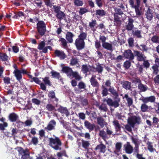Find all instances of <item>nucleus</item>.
Masks as SVG:
<instances>
[{
	"mask_svg": "<svg viewBox=\"0 0 159 159\" xmlns=\"http://www.w3.org/2000/svg\"><path fill=\"white\" fill-rule=\"evenodd\" d=\"M153 122L152 123L154 125H157V128L159 127V125L158 122H159V119L156 117H154L152 119Z\"/></svg>",
	"mask_w": 159,
	"mask_h": 159,
	"instance_id": "49",
	"label": "nucleus"
},
{
	"mask_svg": "<svg viewBox=\"0 0 159 159\" xmlns=\"http://www.w3.org/2000/svg\"><path fill=\"white\" fill-rule=\"evenodd\" d=\"M125 152L128 154H131L133 152V148L129 142H127L126 144L124 145Z\"/></svg>",
	"mask_w": 159,
	"mask_h": 159,
	"instance_id": "19",
	"label": "nucleus"
},
{
	"mask_svg": "<svg viewBox=\"0 0 159 159\" xmlns=\"http://www.w3.org/2000/svg\"><path fill=\"white\" fill-rule=\"evenodd\" d=\"M154 11L151 9L150 6L148 7L147 10L145 11V15L146 18L149 21L151 20L153 17Z\"/></svg>",
	"mask_w": 159,
	"mask_h": 159,
	"instance_id": "12",
	"label": "nucleus"
},
{
	"mask_svg": "<svg viewBox=\"0 0 159 159\" xmlns=\"http://www.w3.org/2000/svg\"><path fill=\"white\" fill-rule=\"evenodd\" d=\"M121 84L122 87L126 90H129L131 88V83L129 81H124Z\"/></svg>",
	"mask_w": 159,
	"mask_h": 159,
	"instance_id": "28",
	"label": "nucleus"
},
{
	"mask_svg": "<svg viewBox=\"0 0 159 159\" xmlns=\"http://www.w3.org/2000/svg\"><path fill=\"white\" fill-rule=\"evenodd\" d=\"M8 119L11 122H16L18 124L17 126L18 128L20 127V125H22L24 124L23 122L20 120L19 118V116L16 113L13 112L9 114Z\"/></svg>",
	"mask_w": 159,
	"mask_h": 159,
	"instance_id": "3",
	"label": "nucleus"
},
{
	"mask_svg": "<svg viewBox=\"0 0 159 159\" xmlns=\"http://www.w3.org/2000/svg\"><path fill=\"white\" fill-rule=\"evenodd\" d=\"M114 24L115 26L117 27L120 26L121 23V21L120 17L116 14H114Z\"/></svg>",
	"mask_w": 159,
	"mask_h": 159,
	"instance_id": "21",
	"label": "nucleus"
},
{
	"mask_svg": "<svg viewBox=\"0 0 159 159\" xmlns=\"http://www.w3.org/2000/svg\"><path fill=\"white\" fill-rule=\"evenodd\" d=\"M55 92L53 91L49 92L48 94V97L51 99H53L55 98Z\"/></svg>",
	"mask_w": 159,
	"mask_h": 159,
	"instance_id": "62",
	"label": "nucleus"
},
{
	"mask_svg": "<svg viewBox=\"0 0 159 159\" xmlns=\"http://www.w3.org/2000/svg\"><path fill=\"white\" fill-rule=\"evenodd\" d=\"M141 122V118L139 116H134L129 118L128 120V124L131 125L134 128L135 124H139Z\"/></svg>",
	"mask_w": 159,
	"mask_h": 159,
	"instance_id": "8",
	"label": "nucleus"
},
{
	"mask_svg": "<svg viewBox=\"0 0 159 159\" xmlns=\"http://www.w3.org/2000/svg\"><path fill=\"white\" fill-rule=\"evenodd\" d=\"M132 33L133 36H136L138 38H141L142 37L141 34V31L138 30H136L135 31L132 30Z\"/></svg>",
	"mask_w": 159,
	"mask_h": 159,
	"instance_id": "39",
	"label": "nucleus"
},
{
	"mask_svg": "<svg viewBox=\"0 0 159 159\" xmlns=\"http://www.w3.org/2000/svg\"><path fill=\"white\" fill-rule=\"evenodd\" d=\"M58 111L62 114H65L67 116L69 115V113L66 107L60 106L58 109Z\"/></svg>",
	"mask_w": 159,
	"mask_h": 159,
	"instance_id": "26",
	"label": "nucleus"
},
{
	"mask_svg": "<svg viewBox=\"0 0 159 159\" xmlns=\"http://www.w3.org/2000/svg\"><path fill=\"white\" fill-rule=\"evenodd\" d=\"M13 73L18 81H20L22 80V75L20 72V70H14Z\"/></svg>",
	"mask_w": 159,
	"mask_h": 159,
	"instance_id": "27",
	"label": "nucleus"
},
{
	"mask_svg": "<svg viewBox=\"0 0 159 159\" xmlns=\"http://www.w3.org/2000/svg\"><path fill=\"white\" fill-rule=\"evenodd\" d=\"M38 32L41 36L44 35L46 31V24L43 21H39L37 24Z\"/></svg>",
	"mask_w": 159,
	"mask_h": 159,
	"instance_id": "7",
	"label": "nucleus"
},
{
	"mask_svg": "<svg viewBox=\"0 0 159 159\" xmlns=\"http://www.w3.org/2000/svg\"><path fill=\"white\" fill-rule=\"evenodd\" d=\"M134 22V20L129 17L128 21L126 23V25L125 26V29L128 31L132 30L134 28V25L133 24Z\"/></svg>",
	"mask_w": 159,
	"mask_h": 159,
	"instance_id": "11",
	"label": "nucleus"
},
{
	"mask_svg": "<svg viewBox=\"0 0 159 159\" xmlns=\"http://www.w3.org/2000/svg\"><path fill=\"white\" fill-rule=\"evenodd\" d=\"M135 4H134V0H129V2L131 7L134 8L136 17H139L142 15L141 8L140 7L141 0H135Z\"/></svg>",
	"mask_w": 159,
	"mask_h": 159,
	"instance_id": "2",
	"label": "nucleus"
},
{
	"mask_svg": "<svg viewBox=\"0 0 159 159\" xmlns=\"http://www.w3.org/2000/svg\"><path fill=\"white\" fill-rule=\"evenodd\" d=\"M146 144L147 146L148 149V150L151 152H154L155 150V149L154 148L152 145V143L150 142H148Z\"/></svg>",
	"mask_w": 159,
	"mask_h": 159,
	"instance_id": "35",
	"label": "nucleus"
},
{
	"mask_svg": "<svg viewBox=\"0 0 159 159\" xmlns=\"http://www.w3.org/2000/svg\"><path fill=\"white\" fill-rule=\"evenodd\" d=\"M95 75H93L90 79L91 85L93 87L98 88L99 84L96 79Z\"/></svg>",
	"mask_w": 159,
	"mask_h": 159,
	"instance_id": "15",
	"label": "nucleus"
},
{
	"mask_svg": "<svg viewBox=\"0 0 159 159\" xmlns=\"http://www.w3.org/2000/svg\"><path fill=\"white\" fill-rule=\"evenodd\" d=\"M130 61H126L124 62V66L125 69H128L129 68L131 65V62Z\"/></svg>",
	"mask_w": 159,
	"mask_h": 159,
	"instance_id": "47",
	"label": "nucleus"
},
{
	"mask_svg": "<svg viewBox=\"0 0 159 159\" xmlns=\"http://www.w3.org/2000/svg\"><path fill=\"white\" fill-rule=\"evenodd\" d=\"M56 122L54 120H52L50 121L45 129H47L49 131L51 130L54 129V127L56 125Z\"/></svg>",
	"mask_w": 159,
	"mask_h": 159,
	"instance_id": "20",
	"label": "nucleus"
},
{
	"mask_svg": "<svg viewBox=\"0 0 159 159\" xmlns=\"http://www.w3.org/2000/svg\"><path fill=\"white\" fill-rule=\"evenodd\" d=\"M96 15H98L100 16H103L106 14V11L102 9L97 10L95 13Z\"/></svg>",
	"mask_w": 159,
	"mask_h": 159,
	"instance_id": "34",
	"label": "nucleus"
},
{
	"mask_svg": "<svg viewBox=\"0 0 159 159\" xmlns=\"http://www.w3.org/2000/svg\"><path fill=\"white\" fill-rule=\"evenodd\" d=\"M138 88L141 92H145L148 89V87L146 85L143 84L142 83L138 84Z\"/></svg>",
	"mask_w": 159,
	"mask_h": 159,
	"instance_id": "29",
	"label": "nucleus"
},
{
	"mask_svg": "<svg viewBox=\"0 0 159 159\" xmlns=\"http://www.w3.org/2000/svg\"><path fill=\"white\" fill-rule=\"evenodd\" d=\"M134 56L137 57V60L139 61H142L146 60V57L141 52L138 51H134Z\"/></svg>",
	"mask_w": 159,
	"mask_h": 159,
	"instance_id": "10",
	"label": "nucleus"
},
{
	"mask_svg": "<svg viewBox=\"0 0 159 159\" xmlns=\"http://www.w3.org/2000/svg\"><path fill=\"white\" fill-rule=\"evenodd\" d=\"M84 125L86 128L89 129V132L93 130L95 127V125L94 124H91L87 120L84 121Z\"/></svg>",
	"mask_w": 159,
	"mask_h": 159,
	"instance_id": "17",
	"label": "nucleus"
},
{
	"mask_svg": "<svg viewBox=\"0 0 159 159\" xmlns=\"http://www.w3.org/2000/svg\"><path fill=\"white\" fill-rule=\"evenodd\" d=\"M52 8L54 12L56 13V17L60 20L66 18V14L60 10L61 8L59 6H53Z\"/></svg>",
	"mask_w": 159,
	"mask_h": 159,
	"instance_id": "5",
	"label": "nucleus"
},
{
	"mask_svg": "<svg viewBox=\"0 0 159 159\" xmlns=\"http://www.w3.org/2000/svg\"><path fill=\"white\" fill-rule=\"evenodd\" d=\"M74 2L75 5L77 6H82L83 4V1L80 0H75Z\"/></svg>",
	"mask_w": 159,
	"mask_h": 159,
	"instance_id": "58",
	"label": "nucleus"
},
{
	"mask_svg": "<svg viewBox=\"0 0 159 159\" xmlns=\"http://www.w3.org/2000/svg\"><path fill=\"white\" fill-rule=\"evenodd\" d=\"M123 56L125 59H128L129 61H132L134 58V55L129 49L124 51Z\"/></svg>",
	"mask_w": 159,
	"mask_h": 159,
	"instance_id": "9",
	"label": "nucleus"
},
{
	"mask_svg": "<svg viewBox=\"0 0 159 159\" xmlns=\"http://www.w3.org/2000/svg\"><path fill=\"white\" fill-rule=\"evenodd\" d=\"M143 61V66H144L146 69L149 68L150 67V64L148 62V60H144Z\"/></svg>",
	"mask_w": 159,
	"mask_h": 159,
	"instance_id": "54",
	"label": "nucleus"
},
{
	"mask_svg": "<svg viewBox=\"0 0 159 159\" xmlns=\"http://www.w3.org/2000/svg\"><path fill=\"white\" fill-rule=\"evenodd\" d=\"M102 94L103 97L106 96L108 94V91L113 97L114 101L111 98H108L106 100L107 104L110 107H113L115 108L119 107L120 98L119 97V90H116L114 87H110L107 89L106 87L102 85Z\"/></svg>",
	"mask_w": 159,
	"mask_h": 159,
	"instance_id": "1",
	"label": "nucleus"
},
{
	"mask_svg": "<svg viewBox=\"0 0 159 159\" xmlns=\"http://www.w3.org/2000/svg\"><path fill=\"white\" fill-rule=\"evenodd\" d=\"M97 120L98 124L101 128H103L106 123L104 119L102 117H97Z\"/></svg>",
	"mask_w": 159,
	"mask_h": 159,
	"instance_id": "25",
	"label": "nucleus"
},
{
	"mask_svg": "<svg viewBox=\"0 0 159 159\" xmlns=\"http://www.w3.org/2000/svg\"><path fill=\"white\" fill-rule=\"evenodd\" d=\"M39 79H42L43 81L44 82V84L45 86L47 85L48 86H50L52 85V84L49 80V77H45L44 78H39Z\"/></svg>",
	"mask_w": 159,
	"mask_h": 159,
	"instance_id": "30",
	"label": "nucleus"
},
{
	"mask_svg": "<svg viewBox=\"0 0 159 159\" xmlns=\"http://www.w3.org/2000/svg\"><path fill=\"white\" fill-rule=\"evenodd\" d=\"M45 43L44 41H41L39 44L38 48L39 50H42L45 47Z\"/></svg>",
	"mask_w": 159,
	"mask_h": 159,
	"instance_id": "56",
	"label": "nucleus"
},
{
	"mask_svg": "<svg viewBox=\"0 0 159 159\" xmlns=\"http://www.w3.org/2000/svg\"><path fill=\"white\" fill-rule=\"evenodd\" d=\"M113 125L116 131H120L121 129V126L120 124L119 121L117 120H115L113 122Z\"/></svg>",
	"mask_w": 159,
	"mask_h": 159,
	"instance_id": "32",
	"label": "nucleus"
},
{
	"mask_svg": "<svg viewBox=\"0 0 159 159\" xmlns=\"http://www.w3.org/2000/svg\"><path fill=\"white\" fill-rule=\"evenodd\" d=\"M96 70L98 73H101L103 70V67L101 64H98L97 66Z\"/></svg>",
	"mask_w": 159,
	"mask_h": 159,
	"instance_id": "48",
	"label": "nucleus"
},
{
	"mask_svg": "<svg viewBox=\"0 0 159 159\" xmlns=\"http://www.w3.org/2000/svg\"><path fill=\"white\" fill-rule=\"evenodd\" d=\"M33 81H34L37 84L40 85V89L43 90L45 91L46 90V86H45L43 83L41 82L38 78L33 77V81H31V82H32Z\"/></svg>",
	"mask_w": 159,
	"mask_h": 159,
	"instance_id": "13",
	"label": "nucleus"
},
{
	"mask_svg": "<svg viewBox=\"0 0 159 159\" xmlns=\"http://www.w3.org/2000/svg\"><path fill=\"white\" fill-rule=\"evenodd\" d=\"M72 76L75 78V79L78 81L80 80L82 77L77 71H73L71 74V76Z\"/></svg>",
	"mask_w": 159,
	"mask_h": 159,
	"instance_id": "33",
	"label": "nucleus"
},
{
	"mask_svg": "<svg viewBox=\"0 0 159 159\" xmlns=\"http://www.w3.org/2000/svg\"><path fill=\"white\" fill-rule=\"evenodd\" d=\"M84 40H75V44L79 50H80L84 48L85 43Z\"/></svg>",
	"mask_w": 159,
	"mask_h": 159,
	"instance_id": "18",
	"label": "nucleus"
},
{
	"mask_svg": "<svg viewBox=\"0 0 159 159\" xmlns=\"http://www.w3.org/2000/svg\"><path fill=\"white\" fill-rule=\"evenodd\" d=\"M18 155L20 159H26L30 157V153L28 149H24L21 147L18 148Z\"/></svg>",
	"mask_w": 159,
	"mask_h": 159,
	"instance_id": "6",
	"label": "nucleus"
},
{
	"mask_svg": "<svg viewBox=\"0 0 159 159\" xmlns=\"http://www.w3.org/2000/svg\"><path fill=\"white\" fill-rule=\"evenodd\" d=\"M81 141L82 147L86 149H87L90 145L89 142L83 139H82Z\"/></svg>",
	"mask_w": 159,
	"mask_h": 159,
	"instance_id": "40",
	"label": "nucleus"
},
{
	"mask_svg": "<svg viewBox=\"0 0 159 159\" xmlns=\"http://www.w3.org/2000/svg\"><path fill=\"white\" fill-rule=\"evenodd\" d=\"M124 98L126 99L127 101L128 106L129 107H130L133 104V99L129 97L127 94H126L125 95Z\"/></svg>",
	"mask_w": 159,
	"mask_h": 159,
	"instance_id": "31",
	"label": "nucleus"
},
{
	"mask_svg": "<svg viewBox=\"0 0 159 159\" xmlns=\"http://www.w3.org/2000/svg\"><path fill=\"white\" fill-rule=\"evenodd\" d=\"M105 41L106 40H101L103 48L107 50L112 51V44L105 42Z\"/></svg>",
	"mask_w": 159,
	"mask_h": 159,
	"instance_id": "22",
	"label": "nucleus"
},
{
	"mask_svg": "<svg viewBox=\"0 0 159 159\" xmlns=\"http://www.w3.org/2000/svg\"><path fill=\"white\" fill-rule=\"evenodd\" d=\"M115 13L114 14L117 15H122L123 14L122 11L118 7H116L114 8Z\"/></svg>",
	"mask_w": 159,
	"mask_h": 159,
	"instance_id": "41",
	"label": "nucleus"
},
{
	"mask_svg": "<svg viewBox=\"0 0 159 159\" xmlns=\"http://www.w3.org/2000/svg\"><path fill=\"white\" fill-rule=\"evenodd\" d=\"M87 34L84 32L82 33L79 36V40H84L86 37Z\"/></svg>",
	"mask_w": 159,
	"mask_h": 159,
	"instance_id": "61",
	"label": "nucleus"
},
{
	"mask_svg": "<svg viewBox=\"0 0 159 159\" xmlns=\"http://www.w3.org/2000/svg\"><path fill=\"white\" fill-rule=\"evenodd\" d=\"M8 124L6 122H4L3 124H0V130H5V128L8 126Z\"/></svg>",
	"mask_w": 159,
	"mask_h": 159,
	"instance_id": "55",
	"label": "nucleus"
},
{
	"mask_svg": "<svg viewBox=\"0 0 159 159\" xmlns=\"http://www.w3.org/2000/svg\"><path fill=\"white\" fill-rule=\"evenodd\" d=\"M81 71L84 74H87L89 71L88 66L86 65H83L81 67Z\"/></svg>",
	"mask_w": 159,
	"mask_h": 159,
	"instance_id": "38",
	"label": "nucleus"
},
{
	"mask_svg": "<svg viewBox=\"0 0 159 159\" xmlns=\"http://www.w3.org/2000/svg\"><path fill=\"white\" fill-rule=\"evenodd\" d=\"M132 128L131 125L128 124L125 125V128L129 132H131L132 131Z\"/></svg>",
	"mask_w": 159,
	"mask_h": 159,
	"instance_id": "63",
	"label": "nucleus"
},
{
	"mask_svg": "<svg viewBox=\"0 0 159 159\" xmlns=\"http://www.w3.org/2000/svg\"><path fill=\"white\" fill-rule=\"evenodd\" d=\"M116 150L115 151V152H119L122 147V144L120 142H117L116 144Z\"/></svg>",
	"mask_w": 159,
	"mask_h": 159,
	"instance_id": "46",
	"label": "nucleus"
},
{
	"mask_svg": "<svg viewBox=\"0 0 159 159\" xmlns=\"http://www.w3.org/2000/svg\"><path fill=\"white\" fill-rule=\"evenodd\" d=\"M136 66L138 69V71L140 73H143V66L142 65H140L139 63L136 65Z\"/></svg>",
	"mask_w": 159,
	"mask_h": 159,
	"instance_id": "60",
	"label": "nucleus"
},
{
	"mask_svg": "<svg viewBox=\"0 0 159 159\" xmlns=\"http://www.w3.org/2000/svg\"><path fill=\"white\" fill-rule=\"evenodd\" d=\"M106 134L104 130H100L99 135L103 139H105L106 137Z\"/></svg>",
	"mask_w": 159,
	"mask_h": 159,
	"instance_id": "64",
	"label": "nucleus"
},
{
	"mask_svg": "<svg viewBox=\"0 0 159 159\" xmlns=\"http://www.w3.org/2000/svg\"><path fill=\"white\" fill-rule=\"evenodd\" d=\"M96 25V21L95 20H92V21L89 22V26L93 31V29Z\"/></svg>",
	"mask_w": 159,
	"mask_h": 159,
	"instance_id": "53",
	"label": "nucleus"
},
{
	"mask_svg": "<svg viewBox=\"0 0 159 159\" xmlns=\"http://www.w3.org/2000/svg\"><path fill=\"white\" fill-rule=\"evenodd\" d=\"M89 12V10L85 8H81L79 11V13L80 15H82L86 12Z\"/></svg>",
	"mask_w": 159,
	"mask_h": 159,
	"instance_id": "59",
	"label": "nucleus"
},
{
	"mask_svg": "<svg viewBox=\"0 0 159 159\" xmlns=\"http://www.w3.org/2000/svg\"><path fill=\"white\" fill-rule=\"evenodd\" d=\"M62 71L63 73H65L68 77H71V74L73 71L71 68L67 66L63 67Z\"/></svg>",
	"mask_w": 159,
	"mask_h": 159,
	"instance_id": "14",
	"label": "nucleus"
},
{
	"mask_svg": "<svg viewBox=\"0 0 159 159\" xmlns=\"http://www.w3.org/2000/svg\"><path fill=\"white\" fill-rule=\"evenodd\" d=\"M116 4L117 5V6L118 7H120L122 10H124L125 8V6L124 5V2L122 0H119Z\"/></svg>",
	"mask_w": 159,
	"mask_h": 159,
	"instance_id": "45",
	"label": "nucleus"
},
{
	"mask_svg": "<svg viewBox=\"0 0 159 159\" xmlns=\"http://www.w3.org/2000/svg\"><path fill=\"white\" fill-rule=\"evenodd\" d=\"M55 57H59L60 59H64L66 57V55L63 51L56 50L54 52Z\"/></svg>",
	"mask_w": 159,
	"mask_h": 159,
	"instance_id": "16",
	"label": "nucleus"
},
{
	"mask_svg": "<svg viewBox=\"0 0 159 159\" xmlns=\"http://www.w3.org/2000/svg\"><path fill=\"white\" fill-rule=\"evenodd\" d=\"M106 146L103 143H101L97 146L95 148V150H99L100 152L104 153L106 151Z\"/></svg>",
	"mask_w": 159,
	"mask_h": 159,
	"instance_id": "23",
	"label": "nucleus"
},
{
	"mask_svg": "<svg viewBox=\"0 0 159 159\" xmlns=\"http://www.w3.org/2000/svg\"><path fill=\"white\" fill-rule=\"evenodd\" d=\"M78 87L80 89H85L86 86L85 84L83 82H80L78 85Z\"/></svg>",
	"mask_w": 159,
	"mask_h": 159,
	"instance_id": "52",
	"label": "nucleus"
},
{
	"mask_svg": "<svg viewBox=\"0 0 159 159\" xmlns=\"http://www.w3.org/2000/svg\"><path fill=\"white\" fill-rule=\"evenodd\" d=\"M0 58L2 61H6L8 59V57L6 53L1 54H0Z\"/></svg>",
	"mask_w": 159,
	"mask_h": 159,
	"instance_id": "57",
	"label": "nucleus"
},
{
	"mask_svg": "<svg viewBox=\"0 0 159 159\" xmlns=\"http://www.w3.org/2000/svg\"><path fill=\"white\" fill-rule=\"evenodd\" d=\"M46 108L48 111H53L55 109V107L51 104H47Z\"/></svg>",
	"mask_w": 159,
	"mask_h": 159,
	"instance_id": "43",
	"label": "nucleus"
},
{
	"mask_svg": "<svg viewBox=\"0 0 159 159\" xmlns=\"http://www.w3.org/2000/svg\"><path fill=\"white\" fill-rule=\"evenodd\" d=\"M51 76L53 78H55L57 79H59L61 77V76L59 73L56 71L52 70L51 72Z\"/></svg>",
	"mask_w": 159,
	"mask_h": 159,
	"instance_id": "36",
	"label": "nucleus"
},
{
	"mask_svg": "<svg viewBox=\"0 0 159 159\" xmlns=\"http://www.w3.org/2000/svg\"><path fill=\"white\" fill-rule=\"evenodd\" d=\"M49 144L55 150H61L59 147L62 145L61 141L59 138L55 137L54 139L52 138H49Z\"/></svg>",
	"mask_w": 159,
	"mask_h": 159,
	"instance_id": "4",
	"label": "nucleus"
},
{
	"mask_svg": "<svg viewBox=\"0 0 159 159\" xmlns=\"http://www.w3.org/2000/svg\"><path fill=\"white\" fill-rule=\"evenodd\" d=\"M79 59L77 57H72L70 60V65L74 66L78 63Z\"/></svg>",
	"mask_w": 159,
	"mask_h": 159,
	"instance_id": "37",
	"label": "nucleus"
},
{
	"mask_svg": "<svg viewBox=\"0 0 159 159\" xmlns=\"http://www.w3.org/2000/svg\"><path fill=\"white\" fill-rule=\"evenodd\" d=\"M80 102L82 105L83 106H87L88 104V101L87 99L83 97L80 98Z\"/></svg>",
	"mask_w": 159,
	"mask_h": 159,
	"instance_id": "44",
	"label": "nucleus"
},
{
	"mask_svg": "<svg viewBox=\"0 0 159 159\" xmlns=\"http://www.w3.org/2000/svg\"><path fill=\"white\" fill-rule=\"evenodd\" d=\"M155 100V97L154 96H151L148 97L144 98L142 100L144 103H147L149 102H154Z\"/></svg>",
	"mask_w": 159,
	"mask_h": 159,
	"instance_id": "24",
	"label": "nucleus"
},
{
	"mask_svg": "<svg viewBox=\"0 0 159 159\" xmlns=\"http://www.w3.org/2000/svg\"><path fill=\"white\" fill-rule=\"evenodd\" d=\"M74 35L70 32H67L66 35V40H72Z\"/></svg>",
	"mask_w": 159,
	"mask_h": 159,
	"instance_id": "50",
	"label": "nucleus"
},
{
	"mask_svg": "<svg viewBox=\"0 0 159 159\" xmlns=\"http://www.w3.org/2000/svg\"><path fill=\"white\" fill-rule=\"evenodd\" d=\"M159 67L154 65L152 66V68L153 70L152 73L153 74L157 75L158 74L159 71Z\"/></svg>",
	"mask_w": 159,
	"mask_h": 159,
	"instance_id": "42",
	"label": "nucleus"
},
{
	"mask_svg": "<svg viewBox=\"0 0 159 159\" xmlns=\"http://www.w3.org/2000/svg\"><path fill=\"white\" fill-rule=\"evenodd\" d=\"M148 106L145 104H142L141 107V111L143 112H145L147 111L148 109Z\"/></svg>",
	"mask_w": 159,
	"mask_h": 159,
	"instance_id": "51",
	"label": "nucleus"
}]
</instances>
